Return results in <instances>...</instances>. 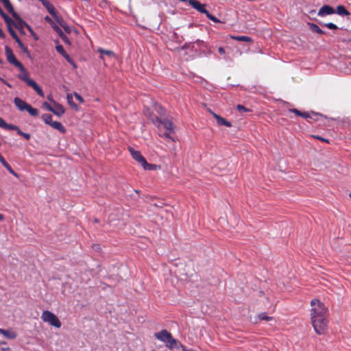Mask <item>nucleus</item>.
Here are the masks:
<instances>
[{"label":"nucleus","mask_w":351,"mask_h":351,"mask_svg":"<svg viewBox=\"0 0 351 351\" xmlns=\"http://www.w3.org/2000/svg\"><path fill=\"white\" fill-rule=\"evenodd\" d=\"M312 306L311 315L313 317H326L327 308L324 304L319 302V300L313 299L311 302Z\"/></svg>","instance_id":"nucleus-3"},{"label":"nucleus","mask_w":351,"mask_h":351,"mask_svg":"<svg viewBox=\"0 0 351 351\" xmlns=\"http://www.w3.org/2000/svg\"><path fill=\"white\" fill-rule=\"evenodd\" d=\"M3 61L0 58V64H3Z\"/></svg>","instance_id":"nucleus-60"},{"label":"nucleus","mask_w":351,"mask_h":351,"mask_svg":"<svg viewBox=\"0 0 351 351\" xmlns=\"http://www.w3.org/2000/svg\"><path fill=\"white\" fill-rule=\"evenodd\" d=\"M142 167H143L144 169L149 171L155 170L157 167V166L154 164L148 163L146 160L143 163Z\"/></svg>","instance_id":"nucleus-26"},{"label":"nucleus","mask_w":351,"mask_h":351,"mask_svg":"<svg viewBox=\"0 0 351 351\" xmlns=\"http://www.w3.org/2000/svg\"><path fill=\"white\" fill-rule=\"evenodd\" d=\"M313 326L315 332L319 335H322L325 332L327 328V320L326 317H311Z\"/></svg>","instance_id":"nucleus-4"},{"label":"nucleus","mask_w":351,"mask_h":351,"mask_svg":"<svg viewBox=\"0 0 351 351\" xmlns=\"http://www.w3.org/2000/svg\"><path fill=\"white\" fill-rule=\"evenodd\" d=\"M147 110H149V107H146V109Z\"/></svg>","instance_id":"nucleus-62"},{"label":"nucleus","mask_w":351,"mask_h":351,"mask_svg":"<svg viewBox=\"0 0 351 351\" xmlns=\"http://www.w3.org/2000/svg\"><path fill=\"white\" fill-rule=\"evenodd\" d=\"M323 25L326 26V27H328L330 29H338V27L332 23H324V24H323Z\"/></svg>","instance_id":"nucleus-35"},{"label":"nucleus","mask_w":351,"mask_h":351,"mask_svg":"<svg viewBox=\"0 0 351 351\" xmlns=\"http://www.w3.org/2000/svg\"><path fill=\"white\" fill-rule=\"evenodd\" d=\"M206 16L210 19L212 21L215 22V23H219L220 21L217 18L215 17L214 15L211 14L209 13V12L208 11L207 13L206 14Z\"/></svg>","instance_id":"nucleus-31"},{"label":"nucleus","mask_w":351,"mask_h":351,"mask_svg":"<svg viewBox=\"0 0 351 351\" xmlns=\"http://www.w3.org/2000/svg\"><path fill=\"white\" fill-rule=\"evenodd\" d=\"M22 71L24 72V73L19 75V78L21 79L22 80H23L24 82H25L27 84V79H30V78L28 77L27 73L26 72L25 70V71Z\"/></svg>","instance_id":"nucleus-36"},{"label":"nucleus","mask_w":351,"mask_h":351,"mask_svg":"<svg viewBox=\"0 0 351 351\" xmlns=\"http://www.w3.org/2000/svg\"><path fill=\"white\" fill-rule=\"evenodd\" d=\"M3 219H4L3 215L0 213V220H3Z\"/></svg>","instance_id":"nucleus-56"},{"label":"nucleus","mask_w":351,"mask_h":351,"mask_svg":"<svg viewBox=\"0 0 351 351\" xmlns=\"http://www.w3.org/2000/svg\"><path fill=\"white\" fill-rule=\"evenodd\" d=\"M45 20L50 23L51 26L55 23L54 21L48 16L45 17Z\"/></svg>","instance_id":"nucleus-43"},{"label":"nucleus","mask_w":351,"mask_h":351,"mask_svg":"<svg viewBox=\"0 0 351 351\" xmlns=\"http://www.w3.org/2000/svg\"><path fill=\"white\" fill-rule=\"evenodd\" d=\"M41 318L44 322H47L56 328H60L61 326V322L58 317L49 311H44L42 313Z\"/></svg>","instance_id":"nucleus-5"},{"label":"nucleus","mask_w":351,"mask_h":351,"mask_svg":"<svg viewBox=\"0 0 351 351\" xmlns=\"http://www.w3.org/2000/svg\"><path fill=\"white\" fill-rule=\"evenodd\" d=\"M258 317L261 320H265V321H271L273 319L272 317L267 315L265 313H261L258 315Z\"/></svg>","instance_id":"nucleus-29"},{"label":"nucleus","mask_w":351,"mask_h":351,"mask_svg":"<svg viewBox=\"0 0 351 351\" xmlns=\"http://www.w3.org/2000/svg\"><path fill=\"white\" fill-rule=\"evenodd\" d=\"M0 162L3 165V166L11 173L14 176H15L16 178H19V176L17 173H16L13 169L11 167V166L6 162V160H5V158L3 157H1L0 158Z\"/></svg>","instance_id":"nucleus-20"},{"label":"nucleus","mask_w":351,"mask_h":351,"mask_svg":"<svg viewBox=\"0 0 351 351\" xmlns=\"http://www.w3.org/2000/svg\"><path fill=\"white\" fill-rule=\"evenodd\" d=\"M62 40L65 43H68V44H70V41H69V38L66 36V35L64 33L63 34L60 35V36Z\"/></svg>","instance_id":"nucleus-39"},{"label":"nucleus","mask_w":351,"mask_h":351,"mask_svg":"<svg viewBox=\"0 0 351 351\" xmlns=\"http://www.w3.org/2000/svg\"><path fill=\"white\" fill-rule=\"evenodd\" d=\"M209 112L215 118L217 123L219 125H224V126L228 127V128L232 126L231 122L227 121L226 119H224V118L221 117V116H219V114L215 113L213 111H209Z\"/></svg>","instance_id":"nucleus-13"},{"label":"nucleus","mask_w":351,"mask_h":351,"mask_svg":"<svg viewBox=\"0 0 351 351\" xmlns=\"http://www.w3.org/2000/svg\"><path fill=\"white\" fill-rule=\"evenodd\" d=\"M56 51L61 54L68 62H69L73 67L76 68V64L73 61V60L67 54V53L65 51L64 47L61 45H58L56 47Z\"/></svg>","instance_id":"nucleus-8"},{"label":"nucleus","mask_w":351,"mask_h":351,"mask_svg":"<svg viewBox=\"0 0 351 351\" xmlns=\"http://www.w3.org/2000/svg\"><path fill=\"white\" fill-rule=\"evenodd\" d=\"M0 333L9 339H14L17 336L15 332L3 328H0Z\"/></svg>","instance_id":"nucleus-19"},{"label":"nucleus","mask_w":351,"mask_h":351,"mask_svg":"<svg viewBox=\"0 0 351 351\" xmlns=\"http://www.w3.org/2000/svg\"><path fill=\"white\" fill-rule=\"evenodd\" d=\"M27 29L30 32L31 35L36 40L38 39L36 34L34 32V31L32 29V28L29 25H27Z\"/></svg>","instance_id":"nucleus-38"},{"label":"nucleus","mask_w":351,"mask_h":351,"mask_svg":"<svg viewBox=\"0 0 351 351\" xmlns=\"http://www.w3.org/2000/svg\"><path fill=\"white\" fill-rule=\"evenodd\" d=\"M21 49L25 53H29V51H28V49L26 46H23L22 48H21Z\"/></svg>","instance_id":"nucleus-51"},{"label":"nucleus","mask_w":351,"mask_h":351,"mask_svg":"<svg viewBox=\"0 0 351 351\" xmlns=\"http://www.w3.org/2000/svg\"><path fill=\"white\" fill-rule=\"evenodd\" d=\"M58 117H61L65 111H51Z\"/></svg>","instance_id":"nucleus-46"},{"label":"nucleus","mask_w":351,"mask_h":351,"mask_svg":"<svg viewBox=\"0 0 351 351\" xmlns=\"http://www.w3.org/2000/svg\"><path fill=\"white\" fill-rule=\"evenodd\" d=\"M5 124V121L0 117V128H3Z\"/></svg>","instance_id":"nucleus-53"},{"label":"nucleus","mask_w":351,"mask_h":351,"mask_svg":"<svg viewBox=\"0 0 351 351\" xmlns=\"http://www.w3.org/2000/svg\"><path fill=\"white\" fill-rule=\"evenodd\" d=\"M335 13V10L332 7L328 5H324L319 10L317 14L319 16H325Z\"/></svg>","instance_id":"nucleus-12"},{"label":"nucleus","mask_w":351,"mask_h":351,"mask_svg":"<svg viewBox=\"0 0 351 351\" xmlns=\"http://www.w3.org/2000/svg\"><path fill=\"white\" fill-rule=\"evenodd\" d=\"M337 14L340 16H349L350 13L348 10L345 8V6L339 5L337 7L336 11Z\"/></svg>","instance_id":"nucleus-21"},{"label":"nucleus","mask_w":351,"mask_h":351,"mask_svg":"<svg viewBox=\"0 0 351 351\" xmlns=\"http://www.w3.org/2000/svg\"><path fill=\"white\" fill-rule=\"evenodd\" d=\"M8 29L12 37L16 40L17 38H19V36L12 27V26H8Z\"/></svg>","instance_id":"nucleus-30"},{"label":"nucleus","mask_w":351,"mask_h":351,"mask_svg":"<svg viewBox=\"0 0 351 351\" xmlns=\"http://www.w3.org/2000/svg\"><path fill=\"white\" fill-rule=\"evenodd\" d=\"M3 10H2V8L0 7V14H1V13H3Z\"/></svg>","instance_id":"nucleus-58"},{"label":"nucleus","mask_w":351,"mask_h":351,"mask_svg":"<svg viewBox=\"0 0 351 351\" xmlns=\"http://www.w3.org/2000/svg\"><path fill=\"white\" fill-rule=\"evenodd\" d=\"M43 119L46 124L51 125L53 128L58 130L62 134L66 132V129L62 124L59 121H53L52 120V116L50 114H43Z\"/></svg>","instance_id":"nucleus-7"},{"label":"nucleus","mask_w":351,"mask_h":351,"mask_svg":"<svg viewBox=\"0 0 351 351\" xmlns=\"http://www.w3.org/2000/svg\"><path fill=\"white\" fill-rule=\"evenodd\" d=\"M74 96L79 102L82 103L84 101L83 98L78 93H75Z\"/></svg>","instance_id":"nucleus-41"},{"label":"nucleus","mask_w":351,"mask_h":351,"mask_svg":"<svg viewBox=\"0 0 351 351\" xmlns=\"http://www.w3.org/2000/svg\"><path fill=\"white\" fill-rule=\"evenodd\" d=\"M1 2L3 4L6 10L10 13L13 17H18V14L14 11V9L9 0H1Z\"/></svg>","instance_id":"nucleus-15"},{"label":"nucleus","mask_w":351,"mask_h":351,"mask_svg":"<svg viewBox=\"0 0 351 351\" xmlns=\"http://www.w3.org/2000/svg\"><path fill=\"white\" fill-rule=\"evenodd\" d=\"M27 85L31 86L34 88V90L40 96H43V92L41 89V88L37 84V83L32 80V79H27Z\"/></svg>","instance_id":"nucleus-16"},{"label":"nucleus","mask_w":351,"mask_h":351,"mask_svg":"<svg viewBox=\"0 0 351 351\" xmlns=\"http://www.w3.org/2000/svg\"><path fill=\"white\" fill-rule=\"evenodd\" d=\"M237 110H249V109L243 105L238 104L237 106Z\"/></svg>","instance_id":"nucleus-45"},{"label":"nucleus","mask_w":351,"mask_h":351,"mask_svg":"<svg viewBox=\"0 0 351 351\" xmlns=\"http://www.w3.org/2000/svg\"><path fill=\"white\" fill-rule=\"evenodd\" d=\"M5 53L6 56L7 60L9 63L14 65L16 67L19 68L21 71H25L24 66L16 59L15 57L12 50L8 46H5Z\"/></svg>","instance_id":"nucleus-6"},{"label":"nucleus","mask_w":351,"mask_h":351,"mask_svg":"<svg viewBox=\"0 0 351 351\" xmlns=\"http://www.w3.org/2000/svg\"><path fill=\"white\" fill-rule=\"evenodd\" d=\"M15 41L17 43L18 45L20 48H22L24 46V45L23 44V43L21 42V40H20L19 38H17Z\"/></svg>","instance_id":"nucleus-47"},{"label":"nucleus","mask_w":351,"mask_h":351,"mask_svg":"<svg viewBox=\"0 0 351 351\" xmlns=\"http://www.w3.org/2000/svg\"><path fill=\"white\" fill-rule=\"evenodd\" d=\"M218 51H219V53L221 55H223L225 54V49L222 47H220L219 49H218Z\"/></svg>","instance_id":"nucleus-49"},{"label":"nucleus","mask_w":351,"mask_h":351,"mask_svg":"<svg viewBox=\"0 0 351 351\" xmlns=\"http://www.w3.org/2000/svg\"><path fill=\"white\" fill-rule=\"evenodd\" d=\"M311 137H313V138L319 140V141H321L322 142H325V143H329V140L328 139L323 138V137H322L320 136H318V135H311Z\"/></svg>","instance_id":"nucleus-37"},{"label":"nucleus","mask_w":351,"mask_h":351,"mask_svg":"<svg viewBox=\"0 0 351 351\" xmlns=\"http://www.w3.org/2000/svg\"><path fill=\"white\" fill-rule=\"evenodd\" d=\"M0 15L2 16V18L3 19H4V17H6L8 16L4 12H3V13H1Z\"/></svg>","instance_id":"nucleus-55"},{"label":"nucleus","mask_w":351,"mask_h":351,"mask_svg":"<svg viewBox=\"0 0 351 351\" xmlns=\"http://www.w3.org/2000/svg\"><path fill=\"white\" fill-rule=\"evenodd\" d=\"M128 151L130 152L133 159H134L136 162H139L142 165L145 160V158L142 156L141 152L139 151L135 150L132 147H128Z\"/></svg>","instance_id":"nucleus-9"},{"label":"nucleus","mask_w":351,"mask_h":351,"mask_svg":"<svg viewBox=\"0 0 351 351\" xmlns=\"http://www.w3.org/2000/svg\"><path fill=\"white\" fill-rule=\"evenodd\" d=\"M174 134H175V132H170V131L166 130L163 133H160L159 135H160V136L165 138L166 139H167L169 141L175 142L176 138H175V136H173Z\"/></svg>","instance_id":"nucleus-23"},{"label":"nucleus","mask_w":351,"mask_h":351,"mask_svg":"<svg viewBox=\"0 0 351 351\" xmlns=\"http://www.w3.org/2000/svg\"><path fill=\"white\" fill-rule=\"evenodd\" d=\"M95 222H98V219H95Z\"/></svg>","instance_id":"nucleus-61"},{"label":"nucleus","mask_w":351,"mask_h":351,"mask_svg":"<svg viewBox=\"0 0 351 351\" xmlns=\"http://www.w3.org/2000/svg\"><path fill=\"white\" fill-rule=\"evenodd\" d=\"M14 130L16 131L19 135H20L22 133V131L18 126H16V129Z\"/></svg>","instance_id":"nucleus-52"},{"label":"nucleus","mask_w":351,"mask_h":351,"mask_svg":"<svg viewBox=\"0 0 351 351\" xmlns=\"http://www.w3.org/2000/svg\"><path fill=\"white\" fill-rule=\"evenodd\" d=\"M53 18L55 19V21L62 27L64 29V30L67 32H69V27L66 25V23L64 22L63 19L60 16L57 12H55V14L51 15Z\"/></svg>","instance_id":"nucleus-18"},{"label":"nucleus","mask_w":351,"mask_h":351,"mask_svg":"<svg viewBox=\"0 0 351 351\" xmlns=\"http://www.w3.org/2000/svg\"><path fill=\"white\" fill-rule=\"evenodd\" d=\"M294 113L295 116H300L304 119H307L309 122L310 121V113L311 111H291Z\"/></svg>","instance_id":"nucleus-22"},{"label":"nucleus","mask_w":351,"mask_h":351,"mask_svg":"<svg viewBox=\"0 0 351 351\" xmlns=\"http://www.w3.org/2000/svg\"><path fill=\"white\" fill-rule=\"evenodd\" d=\"M310 115V120H313V121H317L319 120V117H323L321 113L315 111H311Z\"/></svg>","instance_id":"nucleus-27"},{"label":"nucleus","mask_w":351,"mask_h":351,"mask_svg":"<svg viewBox=\"0 0 351 351\" xmlns=\"http://www.w3.org/2000/svg\"><path fill=\"white\" fill-rule=\"evenodd\" d=\"M14 104L19 110H35L30 105L19 97L14 99Z\"/></svg>","instance_id":"nucleus-14"},{"label":"nucleus","mask_w":351,"mask_h":351,"mask_svg":"<svg viewBox=\"0 0 351 351\" xmlns=\"http://www.w3.org/2000/svg\"><path fill=\"white\" fill-rule=\"evenodd\" d=\"M67 100L71 106L75 107V105L73 102V96L71 95H67Z\"/></svg>","instance_id":"nucleus-40"},{"label":"nucleus","mask_w":351,"mask_h":351,"mask_svg":"<svg viewBox=\"0 0 351 351\" xmlns=\"http://www.w3.org/2000/svg\"><path fill=\"white\" fill-rule=\"evenodd\" d=\"M307 25L314 32H316V33H317L319 34H325V32L323 30H322L317 25H316L315 23H308Z\"/></svg>","instance_id":"nucleus-24"},{"label":"nucleus","mask_w":351,"mask_h":351,"mask_svg":"<svg viewBox=\"0 0 351 351\" xmlns=\"http://www.w3.org/2000/svg\"><path fill=\"white\" fill-rule=\"evenodd\" d=\"M20 136L24 137L26 140H29L30 138H31V136L28 133H25L23 132H22V133L20 134Z\"/></svg>","instance_id":"nucleus-42"},{"label":"nucleus","mask_w":351,"mask_h":351,"mask_svg":"<svg viewBox=\"0 0 351 351\" xmlns=\"http://www.w3.org/2000/svg\"><path fill=\"white\" fill-rule=\"evenodd\" d=\"M179 1L181 2H186L187 1V0H179Z\"/></svg>","instance_id":"nucleus-59"},{"label":"nucleus","mask_w":351,"mask_h":351,"mask_svg":"<svg viewBox=\"0 0 351 351\" xmlns=\"http://www.w3.org/2000/svg\"><path fill=\"white\" fill-rule=\"evenodd\" d=\"M184 351H193V350H184Z\"/></svg>","instance_id":"nucleus-64"},{"label":"nucleus","mask_w":351,"mask_h":351,"mask_svg":"<svg viewBox=\"0 0 351 351\" xmlns=\"http://www.w3.org/2000/svg\"><path fill=\"white\" fill-rule=\"evenodd\" d=\"M43 5L47 10L49 13L51 15L55 14V12H56V10L54 8V6L49 2L48 0H40L39 1Z\"/></svg>","instance_id":"nucleus-17"},{"label":"nucleus","mask_w":351,"mask_h":351,"mask_svg":"<svg viewBox=\"0 0 351 351\" xmlns=\"http://www.w3.org/2000/svg\"><path fill=\"white\" fill-rule=\"evenodd\" d=\"M5 35H4V33L3 32L2 29H0V38H4Z\"/></svg>","instance_id":"nucleus-54"},{"label":"nucleus","mask_w":351,"mask_h":351,"mask_svg":"<svg viewBox=\"0 0 351 351\" xmlns=\"http://www.w3.org/2000/svg\"><path fill=\"white\" fill-rule=\"evenodd\" d=\"M51 27L56 32L59 36L64 34L62 30L56 23H54Z\"/></svg>","instance_id":"nucleus-34"},{"label":"nucleus","mask_w":351,"mask_h":351,"mask_svg":"<svg viewBox=\"0 0 351 351\" xmlns=\"http://www.w3.org/2000/svg\"><path fill=\"white\" fill-rule=\"evenodd\" d=\"M315 12V11L314 10H311V11L309 12V14H313V13H314Z\"/></svg>","instance_id":"nucleus-57"},{"label":"nucleus","mask_w":351,"mask_h":351,"mask_svg":"<svg viewBox=\"0 0 351 351\" xmlns=\"http://www.w3.org/2000/svg\"><path fill=\"white\" fill-rule=\"evenodd\" d=\"M350 197L351 198V193L349 194Z\"/></svg>","instance_id":"nucleus-63"},{"label":"nucleus","mask_w":351,"mask_h":351,"mask_svg":"<svg viewBox=\"0 0 351 351\" xmlns=\"http://www.w3.org/2000/svg\"><path fill=\"white\" fill-rule=\"evenodd\" d=\"M3 20L5 22L7 26H12L15 22L8 15L6 17H4Z\"/></svg>","instance_id":"nucleus-32"},{"label":"nucleus","mask_w":351,"mask_h":351,"mask_svg":"<svg viewBox=\"0 0 351 351\" xmlns=\"http://www.w3.org/2000/svg\"><path fill=\"white\" fill-rule=\"evenodd\" d=\"M21 49L25 53H29V51H28V49L26 46H23L22 48H21Z\"/></svg>","instance_id":"nucleus-50"},{"label":"nucleus","mask_w":351,"mask_h":351,"mask_svg":"<svg viewBox=\"0 0 351 351\" xmlns=\"http://www.w3.org/2000/svg\"><path fill=\"white\" fill-rule=\"evenodd\" d=\"M189 3L200 13L206 14L208 10L206 9V5L202 4L197 0H189Z\"/></svg>","instance_id":"nucleus-10"},{"label":"nucleus","mask_w":351,"mask_h":351,"mask_svg":"<svg viewBox=\"0 0 351 351\" xmlns=\"http://www.w3.org/2000/svg\"><path fill=\"white\" fill-rule=\"evenodd\" d=\"M16 125H15L8 124L5 121V124L3 125V127L2 128L8 130H14L16 129Z\"/></svg>","instance_id":"nucleus-33"},{"label":"nucleus","mask_w":351,"mask_h":351,"mask_svg":"<svg viewBox=\"0 0 351 351\" xmlns=\"http://www.w3.org/2000/svg\"><path fill=\"white\" fill-rule=\"evenodd\" d=\"M231 38L234 40L247 42V43H250V42L252 41V39L250 37L245 36H231Z\"/></svg>","instance_id":"nucleus-25"},{"label":"nucleus","mask_w":351,"mask_h":351,"mask_svg":"<svg viewBox=\"0 0 351 351\" xmlns=\"http://www.w3.org/2000/svg\"><path fill=\"white\" fill-rule=\"evenodd\" d=\"M154 337L158 340L165 343L169 349L178 348L181 345L178 340L173 337L169 331L165 329L158 332H155Z\"/></svg>","instance_id":"nucleus-1"},{"label":"nucleus","mask_w":351,"mask_h":351,"mask_svg":"<svg viewBox=\"0 0 351 351\" xmlns=\"http://www.w3.org/2000/svg\"><path fill=\"white\" fill-rule=\"evenodd\" d=\"M43 107L45 108L47 110H53V108L47 102L43 103Z\"/></svg>","instance_id":"nucleus-44"},{"label":"nucleus","mask_w":351,"mask_h":351,"mask_svg":"<svg viewBox=\"0 0 351 351\" xmlns=\"http://www.w3.org/2000/svg\"><path fill=\"white\" fill-rule=\"evenodd\" d=\"M32 116L36 117L38 115L39 111H27Z\"/></svg>","instance_id":"nucleus-48"},{"label":"nucleus","mask_w":351,"mask_h":351,"mask_svg":"<svg viewBox=\"0 0 351 351\" xmlns=\"http://www.w3.org/2000/svg\"><path fill=\"white\" fill-rule=\"evenodd\" d=\"M98 52H99L101 55L105 54L108 56H113V57L115 56L114 53L111 50H106V49H104L102 48H99L98 49Z\"/></svg>","instance_id":"nucleus-28"},{"label":"nucleus","mask_w":351,"mask_h":351,"mask_svg":"<svg viewBox=\"0 0 351 351\" xmlns=\"http://www.w3.org/2000/svg\"><path fill=\"white\" fill-rule=\"evenodd\" d=\"M147 112V114H146V116H147L150 119L152 122L158 128L163 126V128H165L166 130L170 131V132H175V127L171 120L168 119L159 118L157 116L153 115L152 112H151L150 111Z\"/></svg>","instance_id":"nucleus-2"},{"label":"nucleus","mask_w":351,"mask_h":351,"mask_svg":"<svg viewBox=\"0 0 351 351\" xmlns=\"http://www.w3.org/2000/svg\"><path fill=\"white\" fill-rule=\"evenodd\" d=\"M15 19V22L13 24V25L19 29V31L23 34H25L24 32V27H27V25H29L27 24L18 14V17H13Z\"/></svg>","instance_id":"nucleus-11"}]
</instances>
